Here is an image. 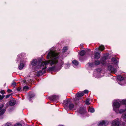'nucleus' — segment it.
Here are the masks:
<instances>
[{
    "mask_svg": "<svg viewBox=\"0 0 126 126\" xmlns=\"http://www.w3.org/2000/svg\"><path fill=\"white\" fill-rule=\"evenodd\" d=\"M59 54L58 53H54L53 55V59L50 60L49 62L45 61L44 62L45 65H47L49 63L51 65L57 64L58 62L57 59L59 58Z\"/></svg>",
    "mask_w": 126,
    "mask_h": 126,
    "instance_id": "obj_1",
    "label": "nucleus"
},
{
    "mask_svg": "<svg viewBox=\"0 0 126 126\" xmlns=\"http://www.w3.org/2000/svg\"><path fill=\"white\" fill-rule=\"evenodd\" d=\"M121 105L117 102H113V109L114 111L116 112H117V109H118L120 107Z\"/></svg>",
    "mask_w": 126,
    "mask_h": 126,
    "instance_id": "obj_2",
    "label": "nucleus"
},
{
    "mask_svg": "<svg viewBox=\"0 0 126 126\" xmlns=\"http://www.w3.org/2000/svg\"><path fill=\"white\" fill-rule=\"evenodd\" d=\"M47 66H45V67L42 68L41 70L36 72V76H37L39 77L40 75H42L45 73L46 71L45 70L47 68Z\"/></svg>",
    "mask_w": 126,
    "mask_h": 126,
    "instance_id": "obj_3",
    "label": "nucleus"
},
{
    "mask_svg": "<svg viewBox=\"0 0 126 126\" xmlns=\"http://www.w3.org/2000/svg\"><path fill=\"white\" fill-rule=\"evenodd\" d=\"M48 98L51 101H53L57 100L59 98L58 95H53L48 97Z\"/></svg>",
    "mask_w": 126,
    "mask_h": 126,
    "instance_id": "obj_4",
    "label": "nucleus"
},
{
    "mask_svg": "<svg viewBox=\"0 0 126 126\" xmlns=\"http://www.w3.org/2000/svg\"><path fill=\"white\" fill-rule=\"evenodd\" d=\"M111 125L112 126H119L121 124L119 121L115 119L112 121Z\"/></svg>",
    "mask_w": 126,
    "mask_h": 126,
    "instance_id": "obj_5",
    "label": "nucleus"
},
{
    "mask_svg": "<svg viewBox=\"0 0 126 126\" xmlns=\"http://www.w3.org/2000/svg\"><path fill=\"white\" fill-rule=\"evenodd\" d=\"M107 121H105V120H103L102 121H100L98 123V126H106L107 125Z\"/></svg>",
    "mask_w": 126,
    "mask_h": 126,
    "instance_id": "obj_6",
    "label": "nucleus"
},
{
    "mask_svg": "<svg viewBox=\"0 0 126 126\" xmlns=\"http://www.w3.org/2000/svg\"><path fill=\"white\" fill-rule=\"evenodd\" d=\"M86 109L83 107H80L79 110V112L81 114H83L86 113Z\"/></svg>",
    "mask_w": 126,
    "mask_h": 126,
    "instance_id": "obj_7",
    "label": "nucleus"
},
{
    "mask_svg": "<svg viewBox=\"0 0 126 126\" xmlns=\"http://www.w3.org/2000/svg\"><path fill=\"white\" fill-rule=\"evenodd\" d=\"M35 94L34 93L30 92L28 96V98L29 100L30 101L32 100V98L35 96Z\"/></svg>",
    "mask_w": 126,
    "mask_h": 126,
    "instance_id": "obj_8",
    "label": "nucleus"
},
{
    "mask_svg": "<svg viewBox=\"0 0 126 126\" xmlns=\"http://www.w3.org/2000/svg\"><path fill=\"white\" fill-rule=\"evenodd\" d=\"M31 64L32 67L36 66L38 64L37 60L36 59H33L31 62Z\"/></svg>",
    "mask_w": 126,
    "mask_h": 126,
    "instance_id": "obj_9",
    "label": "nucleus"
},
{
    "mask_svg": "<svg viewBox=\"0 0 126 126\" xmlns=\"http://www.w3.org/2000/svg\"><path fill=\"white\" fill-rule=\"evenodd\" d=\"M16 101L15 99H12L10 100L9 102V105L10 106H13L16 104Z\"/></svg>",
    "mask_w": 126,
    "mask_h": 126,
    "instance_id": "obj_10",
    "label": "nucleus"
},
{
    "mask_svg": "<svg viewBox=\"0 0 126 126\" xmlns=\"http://www.w3.org/2000/svg\"><path fill=\"white\" fill-rule=\"evenodd\" d=\"M107 59V57L106 56H104L101 58V62L103 64L105 63L106 62Z\"/></svg>",
    "mask_w": 126,
    "mask_h": 126,
    "instance_id": "obj_11",
    "label": "nucleus"
},
{
    "mask_svg": "<svg viewBox=\"0 0 126 126\" xmlns=\"http://www.w3.org/2000/svg\"><path fill=\"white\" fill-rule=\"evenodd\" d=\"M70 100L67 99L64 100L63 104L66 107H68L70 103Z\"/></svg>",
    "mask_w": 126,
    "mask_h": 126,
    "instance_id": "obj_12",
    "label": "nucleus"
},
{
    "mask_svg": "<svg viewBox=\"0 0 126 126\" xmlns=\"http://www.w3.org/2000/svg\"><path fill=\"white\" fill-rule=\"evenodd\" d=\"M100 57V54L98 52H96L94 53V57L95 59H99Z\"/></svg>",
    "mask_w": 126,
    "mask_h": 126,
    "instance_id": "obj_13",
    "label": "nucleus"
},
{
    "mask_svg": "<svg viewBox=\"0 0 126 126\" xmlns=\"http://www.w3.org/2000/svg\"><path fill=\"white\" fill-rule=\"evenodd\" d=\"M56 66L55 65L51 67H49L48 68V71H49L50 72L53 71L55 69Z\"/></svg>",
    "mask_w": 126,
    "mask_h": 126,
    "instance_id": "obj_14",
    "label": "nucleus"
},
{
    "mask_svg": "<svg viewBox=\"0 0 126 126\" xmlns=\"http://www.w3.org/2000/svg\"><path fill=\"white\" fill-rule=\"evenodd\" d=\"M84 93L83 92H79L77 93L76 94L77 98H78L84 95Z\"/></svg>",
    "mask_w": 126,
    "mask_h": 126,
    "instance_id": "obj_15",
    "label": "nucleus"
},
{
    "mask_svg": "<svg viewBox=\"0 0 126 126\" xmlns=\"http://www.w3.org/2000/svg\"><path fill=\"white\" fill-rule=\"evenodd\" d=\"M24 64L22 63L21 61L20 63V64L19 65L18 68L19 70H21L24 67Z\"/></svg>",
    "mask_w": 126,
    "mask_h": 126,
    "instance_id": "obj_16",
    "label": "nucleus"
},
{
    "mask_svg": "<svg viewBox=\"0 0 126 126\" xmlns=\"http://www.w3.org/2000/svg\"><path fill=\"white\" fill-rule=\"evenodd\" d=\"M105 49V48L103 46L101 45L98 48H96V49L97 50H99L101 51H103Z\"/></svg>",
    "mask_w": 126,
    "mask_h": 126,
    "instance_id": "obj_17",
    "label": "nucleus"
},
{
    "mask_svg": "<svg viewBox=\"0 0 126 126\" xmlns=\"http://www.w3.org/2000/svg\"><path fill=\"white\" fill-rule=\"evenodd\" d=\"M117 79L119 81H121L124 79V78L121 75H119L117 77Z\"/></svg>",
    "mask_w": 126,
    "mask_h": 126,
    "instance_id": "obj_18",
    "label": "nucleus"
},
{
    "mask_svg": "<svg viewBox=\"0 0 126 126\" xmlns=\"http://www.w3.org/2000/svg\"><path fill=\"white\" fill-rule=\"evenodd\" d=\"M85 51L84 50H82L80 52L79 54L80 56H83L85 54Z\"/></svg>",
    "mask_w": 126,
    "mask_h": 126,
    "instance_id": "obj_19",
    "label": "nucleus"
},
{
    "mask_svg": "<svg viewBox=\"0 0 126 126\" xmlns=\"http://www.w3.org/2000/svg\"><path fill=\"white\" fill-rule=\"evenodd\" d=\"M68 106L70 110H72L74 108V105L73 103H70Z\"/></svg>",
    "mask_w": 126,
    "mask_h": 126,
    "instance_id": "obj_20",
    "label": "nucleus"
},
{
    "mask_svg": "<svg viewBox=\"0 0 126 126\" xmlns=\"http://www.w3.org/2000/svg\"><path fill=\"white\" fill-rule=\"evenodd\" d=\"M88 110L91 113H93L94 111V109L93 108H91L90 107H89Z\"/></svg>",
    "mask_w": 126,
    "mask_h": 126,
    "instance_id": "obj_21",
    "label": "nucleus"
},
{
    "mask_svg": "<svg viewBox=\"0 0 126 126\" xmlns=\"http://www.w3.org/2000/svg\"><path fill=\"white\" fill-rule=\"evenodd\" d=\"M6 111L5 109H3L0 111V116L3 115Z\"/></svg>",
    "mask_w": 126,
    "mask_h": 126,
    "instance_id": "obj_22",
    "label": "nucleus"
},
{
    "mask_svg": "<svg viewBox=\"0 0 126 126\" xmlns=\"http://www.w3.org/2000/svg\"><path fill=\"white\" fill-rule=\"evenodd\" d=\"M72 63L73 64L76 66L78 65L79 64L78 62L76 60H73L72 61Z\"/></svg>",
    "mask_w": 126,
    "mask_h": 126,
    "instance_id": "obj_23",
    "label": "nucleus"
},
{
    "mask_svg": "<svg viewBox=\"0 0 126 126\" xmlns=\"http://www.w3.org/2000/svg\"><path fill=\"white\" fill-rule=\"evenodd\" d=\"M76 100L75 101V105H77L79 103L80 101H79L78 98L77 97L76 98Z\"/></svg>",
    "mask_w": 126,
    "mask_h": 126,
    "instance_id": "obj_24",
    "label": "nucleus"
},
{
    "mask_svg": "<svg viewBox=\"0 0 126 126\" xmlns=\"http://www.w3.org/2000/svg\"><path fill=\"white\" fill-rule=\"evenodd\" d=\"M117 71V70L115 68H113L112 70H111V73H116Z\"/></svg>",
    "mask_w": 126,
    "mask_h": 126,
    "instance_id": "obj_25",
    "label": "nucleus"
},
{
    "mask_svg": "<svg viewBox=\"0 0 126 126\" xmlns=\"http://www.w3.org/2000/svg\"><path fill=\"white\" fill-rule=\"evenodd\" d=\"M29 87L27 86H25L23 87V90L24 91H27L29 89Z\"/></svg>",
    "mask_w": 126,
    "mask_h": 126,
    "instance_id": "obj_26",
    "label": "nucleus"
},
{
    "mask_svg": "<svg viewBox=\"0 0 126 126\" xmlns=\"http://www.w3.org/2000/svg\"><path fill=\"white\" fill-rule=\"evenodd\" d=\"M113 68V67L112 66V65H109L108 66V70L110 71H111V70H112V69Z\"/></svg>",
    "mask_w": 126,
    "mask_h": 126,
    "instance_id": "obj_27",
    "label": "nucleus"
},
{
    "mask_svg": "<svg viewBox=\"0 0 126 126\" xmlns=\"http://www.w3.org/2000/svg\"><path fill=\"white\" fill-rule=\"evenodd\" d=\"M89 100H90L89 99L87 98L86 99V100L85 102L86 104V105H90V103H89Z\"/></svg>",
    "mask_w": 126,
    "mask_h": 126,
    "instance_id": "obj_28",
    "label": "nucleus"
},
{
    "mask_svg": "<svg viewBox=\"0 0 126 126\" xmlns=\"http://www.w3.org/2000/svg\"><path fill=\"white\" fill-rule=\"evenodd\" d=\"M95 64L96 65H99L100 63V62L98 60H95Z\"/></svg>",
    "mask_w": 126,
    "mask_h": 126,
    "instance_id": "obj_29",
    "label": "nucleus"
},
{
    "mask_svg": "<svg viewBox=\"0 0 126 126\" xmlns=\"http://www.w3.org/2000/svg\"><path fill=\"white\" fill-rule=\"evenodd\" d=\"M120 102L122 104H125L126 105V100H123L121 101Z\"/></svg>",
    "mask_w": 126,
    "mask_h": 126,
    "instance_id": "obj_30",
    "label": "nucleus"
},
{
    "mask_svg": "<svg viewBox=\"0 0 126 126\" xmlns=\"http://www.w3.org/2000/svg\"><path fill=\"white\" fill-rule=\"evenodd\" d=\"M51 54V53L50 52H49L47 56V59H49L50 57V56Z\"/></svg>",
    "mask_w": 126,
    "mask_h": 126,
    "instance_id": "obj_31",
    "label": "nucleus"
},
{
    "mask_svg": "<svg viewBox=\"0 0 126 126\" xmlns=\"http://www.w3.org/2000/svg\"><path fill=\"white\" fill-rule=\"evenodd\" d=\"M38 62V66L39 64H40L42 62V60L41 59H39L38 60V61H37Z\"/></svg>",
    "mask_w": 126,
    "mask_h": 126,
    "instance_id": "obj_32",
    "label": "nucleus"
},
{
    "mask_svg": "<svg viewBox=\"0 0 126 126\" xmlns=\"http://www.w3.org/2000/svg\"><path fill=\"white\" fill-rule=\"evenodd\" d=\"M45 65V63H44V62H42L40 64H39L38 66H39L40 67L42 66H44Z\"/></svg>",
    "mask_w": 126,
    "mask_h": 126,
    "instance_id": "obj_33",
    "label": "nucleus"
},
{
    "mask_svg": "<svg viewBox=\"0 0 126 126\" xmlns=\"http://www.w3.org/2000/svg\"><path fill=\"white\" fill-rule=\"evenodd\" d=\"M122 118L124 120L125 119H126V112L124 114H123L122 116Z\"/></svg>",
    "mask_w": 126,
    "mask_h": 126,
    "instance_id": "obj_34",
    "label": "nucleus"
},
{
    "mask_svg": "<svg viewBox=\"0 0 126 126\" xmlns=\"http://www.w3.org/2000/svg\"><path fill=\"white\" fill-rule=\"evenodd\" d=\"M4 106V104H3L0 105V110L2 109Z\"/></svg>",
    "mask_w": 126,
    "mask_h": 126,
    "instance_id": "obj_35",
    "label": "nucleus"
},
{
    "mask_svg": "<svg viewBox=\"0 0 126 126\" xmlns=\"http://www.w3.org/2000/svg\"><path fill=\"white\" fill-rule=\"evenodd\" d=\"M63 49L64 52H65L67 51L68 50V48L66 47H63Z\"/></svg>",
    "mask_w": 126,
    "mask_h": 126,
    "instance_id": "obj_36",
    "label": "nucleus"
},
{
    "mask_svg": "<svg viewBox=\"0 0 126 126\" xmlns=\"http://www.w3.org/2000/svg\"><path fill=\"white\" fill-rule=\"evenodd\" d=\"M14 126H22V124L20 123H18L14 125Z\"/></svg>",
    "mask_w": 126,
    "mask_h": 126,
    "instance_id": "obj_37",
    "label": "nucleus"
},
{
    "mask_svg": "<svg viewBox=\"0 0 126 126\" xmlns=\"http://www.w3.org/2000/svg\"><path fill=\"white\" fill-rule=\"evenodd\" d=\"M111 61L113 62H115L117 61L116 59L114 57H113L112 58Z\"/></svg>",
    "mask_w": 126,
    "mask_h": 126,
    "instance_id": "obj_38",
    "label": "nucleus"
},
{
    "mask_svg": "<svg viewBox=\"0 0 126 126\" xmlns=\"http://www.w3.org/2000/svg\"><path fill=\"white\" fill-rule=\"evenodd\" d=\"M5 97V95H1L0 94V100H2Z\"/></svg>",
    "mask_w": 126,
    "mask_h": 126,
    "instance_id": "obj_39",
    "label": "nucleus"
},
{
    "mask_svg": "<svg viewBox=\"0 0 126 126\" xmlns=\"http://www.w3.org/2000/svg\"><path fill=\"white\" fill-rule=\"evenodd\" d=\"M0 93L2 94H3L5 93V92L3 90H1L0 91Z\"/></svg>",
    "mask_w": 126,
    "mask_h": 126,
    "instance_id": "obj_40",
    "label": "nucleus"
},
{
    "mask_svg": "<svg viewBox=\"0 0 126 126\" xmlns=\"http://www.w3.org/2000/svg\"><path fill=\"white\" fill-rule=\"evenodd\" d=\"M87 64L89 65V66L91 67H92L93 66V64L92 63H88Z\"/></svg>",
    "mask_w": 126,
    "mask_h": 126,
    "instance_id": "obj_41",
    "label": "nucleus"
},
{
    "mask_svg": "<svg viewBox=\"0 0 126 126\" xmlns=\"http://www.w3.org/2000/svg\"><path fill=\"white\" fill-rule=\"evenodd\" d=\"M7 92L9 94L12 92V91L11 89H8L7 90Z\"/></svg>",
    "mask_w": 126,
    "mask_h": 126,
    "instance_id": "obj_42",
    "label": "nucleus"
},
{
    "mask_svg": "<svg viewBox=\"0 0 126 126\" xmlns=\"http://www.w3.org/2000/svg\"><path fill=\"white\" fill-rule=\"evenodd\" d=\"M12 94H11L7 95H6V97H5L6 98H9L10 97V96L11 95H12Z\"/></svg>",
    "mask_w": 126,
    "mask_h": 126,
    "instance_id": "obj_43",
    "label": "nucleus"
},
{
    "mask_svg": "<svg viewBox=\"0 0 126 126\" xmlns=\"http://www.w3.org/2000/svg\"><path fill=\"white\" fill-rule=\"evenodd\" d=\"M21 87H20L17 88H16V90L18 92L20 91L21 90Z\"/></svg>",
    "mask_w": 126,
    "mask_h": 126,
    "instance_id": "obj_44",
    "label": "nucleus"
},
{
    "mask_svg": "<svg viewBox=\"0 0 126 126\" xmlns=\"http://www.w3.org/2000/svg\"><path fill=\"white\" fill-rule=\"evenodd\" d=\"M16 82L14 81V82L13 83H12V85L14 87H15V86H16Z\"/></svg>",
    "mask_w": 126,
    "mask_h": 126,
    "instance_id": "obj_45",
    "label": "nucleus"
},
{
    "mask_svg": "<svg viewBox=\"0 0 126 126\" xmlns=\"http://www.w3.org/2000/svg\"><path fill=\"white\" fill-rule=\"evenodd\" d=\"M84 93L85 94H87L89 92V91L87 90H85L84 91Z\"/></svg>",
    "mask_w": 126,
    "mask_h": 126,
    "instance_id": "obj_46",
    "label": "nucleus"
},
{
    "mask_svg": "<svg viewBox=\"0 0 126 126\" xmlns=\"http://www.w3.org/2000/svg\"><path fill=\"white\" fill-rule=\"evenodd\" d=\"M63 62L62 60H61L60 61V65L61 66H62L63 65Z\"/></svg>",
    "mask_w": 126,
    "mask_h": 126,
    "instance_id": "obj_47",
    "label": "nucleus"
},
{
    "mask_svg": "<svg viewBox=\"0 0 126 126\" xmlns=\"http://www.w3.org/2000/svg\"><path fill=\"white\" fill-rule=\"evenodd\" d=\"M6 126H11V124L10 123H7L6 124Z\"/></svg>",
    "mask_w": 126,
    "mask_h": 126,
    "instance_id": "obj_48",
    "label": "nucleus"
},
{
    "mask_svg": "<svg viewBox=\"0 0 126 126\" xmlns=\"http://www.w3.org/2000/svg\"><path fill=\"white\" fill-rule=\"evenodd\" d=\"M62 126V125H61V126Z\"/></svg>",
    "mask_w": 126,
    "mask_h": 126,
    "instance_id": "obj_49",
    "label": "nucleus"
},
{
    "mask_svg": "<svg viewBox=\"0 0 126 126\" xmlns=\"http://www.w3.org/2000/svg\"><path fill=\"white\" fill-rule=\"evenodd\" d=\"M89 50L90 51V49H89Z\"/></svg>",
    "mask_w": 126,
    "mask_h": 126,
    "instance_id": "obj_50",
    "label": "nucleus"
}]
</instances>
